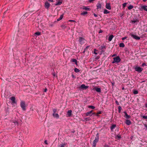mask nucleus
<instances>
[{"label": "nucleus", "instance_id": "nucleus-1", "mask_svg": "<svg viewBox=\"0 0 147 147\" xmlns=\"http://www.w3.org/2000/svg\"><path fill=\"white\" fill-rule=\"evenodd\" d=\"M99 139V134L97 133L96 135V137L93 141L92 147H96V143L98 142Z\"/></svg>", "mask_w": 147, "mask_h": 147}, {"label": "nucleus", "instance_id": "nucleus-2", "mask_svg": "<svg viewBox=\"0 0 147 147\" xmlns=\"http://www.w3.org/2000/svg\"><path fill=\"white\" fill-rule=\"evenodd\" d=\"M20 106L23 111L26 110L25 102L24 101L22 100L20 102Z\"/></svg>", "mask_w": 147, "mask_h": 147}, {"label": "nucleus", "instance_id": "nucleus-3", "mask_svg": "<svg viewBox=\"0 0 147 147\" xmlns=\"http://www.w3.org/2000/svg\"><path fill=\"white\" fill-rule=\"evenodd\" d=\"M113 60L112 62V63H119L121 61V59L119 56L114 57L113 58Z\"/></svg>", "mask_w": 147, "mask_h": 147}, {"label": "nucleus", "instance_id": "nucleus-4", "mask_svg": "<svg viewBox=\"0 0 147 147\" xmlns=\"http://www.w3.org/2000/svg\"><path fill=\"white\" fill-rule=\"evenodd\" d=\"M106 49V47L104 45H101L99 47L100 50L101 54L103 53Z\"/></svg>", "mask_w": 147, "mask_h": 147}, {"label": "nucleus", "instance_id": "nucleus-5", "mask_svg": "<svg viewBox=\"0 0 147 147\" xmlns=\"http://www.w3.org/2000/svg\"><path fill=\"white\" fill-rule=\"evenodd\" d=\"M134 69L136 71H137L139 73L141 72L143 70V69L142 68L138 66L135 67Z\"/></svg>", "mask_w": 147, "mask_h": 147}, {"label": "nucleus", "instance_id": "nucleus-6", "mask_svg": "<svg viewBox=\"0 0 147 147\" xmlns=\"http://www.w3.org/2000/svg\"><path fill=\"white\" fill-rule=\"evenodd\" d=\"M10 100L12 101V103L13 105V104H17V102L16 101V98L14 96H12L10 98Z\"/></svg>", "mask_w": 147, "mask_h": 147}, {"label": "nucleus", "instance_id": "nucleus-7", "mask_svg": "<svg viewBox=\"0 0 147 147\" xmlns=\"http://www.w3.org/2000/svg\"><path fill=\"white\" fill-rule=\"evenodd\" d=\"M97 7V9H103V7L102 6V5L100 3V2L99 1L98 3H97L96 5Z\"/></svg>", "mask_w": 147, "mask_h": 147}, {"label": "nucleus", "instance_id": "nucleus-8", "mask_svg": "<svg viewBox=\"0 0 147 147\" xmlns=\"http://www.w3.org/2000/svg\"><path fill=\"white\" fill-rule=\"evenodd\" d=\"M124 113L125 114V115H124V117H125L127 119H129L131 117V116L130 115H128L127 114V113L126 112L124 111Z\"/></svg>", "mask_w": 147, "mask_h": 147}, {"label": "nucleus", "instance_id": "nucleus-9", "mask_svg": "<svg viewBox=\"0 0 147 147\" xmlns=\"http://www.w3.org/2000/svg\"><path fill=\"white\" fill-rule=\"evenodd\" d=\"M131 36L133 38H134L138 40H139L140 39V37L137 36L136 35L132 34L131 35Z\"/></svg>", "mask_w": 147, "mask_h": 147}, {"label": "nucleus", "instance_id": "nucleus-10", "mask_svg": "<svg viewBox=\"0 0 147 147\" xmlns=\"http://www.w3.org/2000/svg\"><path fill=\"white\" fill-rule=\"evenodd\" d=\"M85 40V39L82 37H79V41L81 44L83 43V41Z\"/></svg>", "mask_w": 147, "mask_h": 147}, {"label": "nucleus", "instance_id": "nucleus-11", "mask_svg": "<svg viewBox=\"0 0 147 147\" xmlns=\"http://www.w3.org/2000/svg\"><path fill=\"white\" fill-rule=\"evenodd\" d=\"M93 90H96L97 92H101V89L100 88H98L97 87H95L93 88Z\"/></svg>", "mask_w": 147, "mask_h": 147}, {"label": "nucleus", "instance_id": "nucleus-12", "mask_svg": "<svg viewBox=\"0 0 147 147\" xmlns=\"http://www.w3.org/2000/svg\"><path fill=\"white\" fill-rule=\"evenodd\" d=\"M63 0H58L56 3V5H60L62 3Z\"/></svg>", "mask_w": 147, "mask_h": 147}, {"label": "nucleus", "instance_id": "nucleus-13", "mask_svg": "<svg viewBox=\"0 0 147 147\" xmlns=\"http://www.w3.org/2000/svg\"><path fill=\"white\" fill-rule=\"evenodd\" d=\"M88 13V12L87 11H82L81 13H80V15L85 16Z\"/></svg>", "mask_w": 147, "mask_h": 147}, {"label": "nucleus", "instance_id": "nucleus-14", "mask_svg": "<svg viewBox=\"0 0 147 147\" xmlns=\"http://www.w3.org/2000/svg\"><path fill=\"white\" fill-rule=\"evenodd\" d=\"M88 86H86L84 84H82L80 86V88L82 89H86L88 88Z\"/></svg>", "mask_w": 147, "mask_h": 147}, {"label": "nucleus", "instance_id": "nucleus-15", "mask_svg": "<svg viewBox=\"0 0 147 147\" xmlns=\"http://www.w3.org/2000/svg\"><path fill=\"white\" fill-rule=\"evenodd\" d=\"M106 7L107 9H111V7L109 3H107L106 5Z\"/></svg>", "mask_w": 147, "mask_h": 147}, {"label": "nucleus", "instance_id": "nucleus-16", "mask_svg": "<svg viewBox=\"0 0 147 147\" xmlns=\"http://www.w3.org/2000/svg\"><path fill=\"white\" fill-rule=\"evenodd\" d=\"M125 123H126V124L129 125H130L131 123L130 120L127 119Z\"/></svg>", "mask_w": 147, "mask_h": 147}, {"label": "nucleus", "instance_id": "nucleus-17", "mask_svg": "<svg viewBox=\"0 0 147 147\" xmlns=\"http://www.w3.org/2000/svg\"><path fill=\"white\" fill-rule=\"evenodd\" d=\"M50 6L49 3L47 2H46L45 3V7L47 9H48Z\"/></svg>", "mask_w": 147, "mask_h": 147}, {"label": "nucleus", "instance_id": "nucleus-18", "mask_svg": "<svg viewBox=\"0 0 147 147\" xmlns=\"http://www.w3.org/2000/svg\"><path fill=\"white\" fill-rule=\"evenodd\" d=\"M53 116L54 117L57 118H59V116L57 113H53Z\"/></svg>", "mask_w": 147, "mask_h": 147}, {"label": "nucleus", "instance_id": "nucleus-19", "mask_svg": "<svg viewBox=\"0 0 147 147\" xmlns=\"http://www.w3.org/2000/svg\"><path fill=\"white\" fill-rule=\"evenodd\" d=\"M12 122L13 123L16 125L18 126V125L19 123L18 121L17 120H12Z\"/></svg>", "mask_w": 147, "mask_h": 147}, {"label": "nucleus", "instance_id": "nucleus-20", "mask_svg": "<svg viewBox=\"0 0 147 147\" xmlns=\"http://www.w3.org/2000/svg\"><path fill=\"white\" fill-rule=\"evenodd\" d=\"M95 113H92L91 114V113L89 111H88V112H87L86 113V116H92V115L94 114Z\"/></svg>", "mask_w": 147, "mask_h": 147}, {"label": "nucleus", "instance_id": "nucleus-21", "mask_svg": "<svg viewBox=\"0 0 147 147\" xmlns=\"http://www.w3.org/2000/svg\"><path fill=\"white\" fill-rule=\"evenodd\" d=\"M113 37L114 36L113 35H110L108 38L109 41H111L112 40Z\"/></svg>", "mask_w": 147, "mask_h": 147}, {"label": "nucleus", "instance_id": "nucleus-22", "mask_svg": "<svg viewBox=\"0 0 147 147\" xmlns=\"http://www.w3.org/2000/svg\"><path fill=\"white\" fill-rule=\"evenodd\" d=\"M72 111L71 110H69L67 112V115H68L69 117H70L71 115Z\"/></svg>", "mask_w": 147, "mask_h": 147}, {"label": "nucleus", "instance_id": "nucleus-23", "mask_svg": "<svg viewBox=\"0 0 147 147\" xmlns=\"http://www.w3.org/2000/svg\"><path fill=\"white\" fill-rule=\"evenodd\" d=\"M63 14H64L63 13V14H62V15H60V17L57 19V21H59L62 19L63 18Z\"/></svg>", "mask_w": 147, "mask_h": 147}, {"label": "nucleus", "instance_id": "nucleus-24", "mask_svg": "<svg viewBox=\"0 0 147 147\" xmlns=\"http://www.w3.org/2000/svg\"><path fill=\"white\" fill-rule=\"evenodd\" d=\"M116 127V125L115 124H113L110 127V129L111 131Z\"/></svg>", "mask_w": 147, "mask_h": 147}, {"label": "nucleus", "instance_id": "nucleus-25", "mask_svg": "<svg viewBox=\"0 0 147 147\" xmlns=\"http://www.w3.org/2000/svg\"><path fill=\"white\" fill-rule=\"evenodd\" d=\"M140 116L141 117H142L144 119H147V116H143L142 114H141L140 115Z\"/></svg>", "mask_w": 147, "mask_h": 147}, {"label": "nucleus", "instance_id": "nucleus-26", "mask_svg": "<svg viewBox=\"0 0 147 147\" xmlns=\"http://www.w3.org/2000/svg\"><path fill=\"white\" fill-rule=\"evenodd\" d=\"M72 62H74L75 64L77 65V60L75 59H72L71 60Z\"/></svg>", "mask_w": 147, "mask_h": 147}, {"label": "nucleus", "instance_id": "nucleus-27", "mask_svg": "<svg viewBox=\"0 0 147 147\" xmlns=\"http://www.w3.org/2000/svg\"><path fill=\"white\" fill-rule=\"evenodd\" d=\"M121 138V136L119 134L117 135L116 136V138L119 140Z\"/></svg>", "mask_w": 147, "mask_h": 147}, {"label": "nucleus", "instance_id": "nucleus-28", "mask_svg": "<svg viewBox=\"0 0 147 147\" xmlns=\"http://www.w3.org/2000/svg\"><path fill=\"white\" fill-rule=\"evenodd\" d=\"M40 34H41L40 32H37L34 33V35L36 36V35H37V36H38L40 35Z\"/></svg>", "mask_w": 147, "mask_h": 147}, {"label": "nucleus", "instance_id": "nucleus-29", "mask_svg": "<svg viewBox=\"0 0 147 147\" xmlns=\"http://www.w3.org/2000/svg\"><path fill=\"white\" fill-rule=\"evenodd\" d=\"M74 70L75 72L76 73L79 72L80 71V70L79 69H78L76 68H75Z\"/></svg>", "mask_w": 147, "mask_h": 147}, {"label": "nucleus", "instance_id": "nucleus-30", "mask_svg": "<svg viewBox=\"0 0 147 147\" xmlns=\"http://www.w3.org/2000/svg\"><path fill=\"white\" fill-rule=\"evenodd\" d=\"M119 46L120 47H125V45L123 43H120L119 45Z\"/></svg>", "mask_w": 147, "mask_h": 147}, {"label": "nucleus", "instance_id": "nucleus-31", "mask_svg": "<svg viewBox=\"0 0 147 147\" xmlns=\"http://www.w3.org/2000/svg\"><path fill=\"white\" fill-rule=\"evenodd\" d=\"M104 13L105 14H107L109 13H110V11L107 10H104Z\"/></svg>", "mask_w": 147, "mask_h": 147}, {"label": "nucleus", "instance_id": "nucleus-32", "mask_svg": "<svg viewBox=\"0 0 147 147\" xmlns=\"http://www.w3.org/2000/svg\"><path fill=\"white\" fill-rule=\"evenodd\" d=\"M66 145V144H62L60 145V147H65Z\"/></svg>", "mask_w": 147, "mask_h": 147}, {"label": "nucleus", "instance_id": "nucleus-33", "mask_svg": "<svg viewBox=\"0 0 147 147\" xmlns=\"http://www.w3.org/2000/svg\"><path fill=\"white\" fill-rule=\"evenodd\" d=\"M134 8V6L131 5H130L128 7V9H131Z\"/></svg>", "mask_w": 147, "mask_h": 147}, {"label": "nucleus", "instance_id": "nucleus-34", "mask_svg": "<svg viewBox=\"0 0 147 147\" xmlns=\"http://www.w3.org/2000/svg\"><path fill=\"white\" fill-rule=\"evenodd\" d=\"M141 9H147L146 8V7H147L146 6H141Z\"/></svg>", "mask_w": 147, "mask_h": 147}, {"label": "nucleus", "instance_id": "nucleus-35", "mask_svg": "<svg viewBox=\"0 0 147 147\" xmlns=\"http://www.w3.org/2000/svg\"><path fill=\"white\" fill-rule=\"evenodd\" d=\"M118 112H119V113H120L121 112V110L122 109L121 107V106H119L118 107Z\"/></svg>", "mask_w": 147, "mask_h": 147}, {"label": "nucleus", "instance_id": "nucleus-36", "mask_svg": "<svg viewBox=\"0 0 147 147\" xmlns=\"http://www.w3.org/2000/svg\"><path fill=\"white\" fill-rule=\"evenodd\" d=\"M125 14V13L124 12H123L122 13H120V15L119 16L121 17H122Z\"/></svg>", "mask_w": 147, "mask_h": 147}, {"label": "nucleus", "instance_id": "nucleus-37", "mask_svg": "<svg viewBox=\"0 0 147 147\" xmlns=\"http://www.w3.org/2000/svg\"><path fill=\"white\" fill-rule=\"evenodd\" d=\"M138 91L137 90H134L133 93L134 94H137L138 93Z\"/></svg>", "mask_w": 147, "mask_h": 147}, {"label": "nucleus", "instance_id": "nucleus-38", "mask_svg": "<svg viewBox=\"0 0 147 147\" xmlns=\"http://www.w3.org/2000/svg\"><path fill=\"white\" fill-rule=\"evenodd\" d=\"M88 107L92 109H94L95 108V107L94 106L92 105L89 106Z\"/></svg>", "mask_w": 147, "mask_h": 147}, {"label": "nucleus", "instance_id": "nucleus-39", "mask_svg": "<svg viewBox=\"0 0 147 147\" xmlns=\"http://www.w3.org/2000/svg\"><path fill=\"white\" fill-rule=\"evenodd\" d=\"M127 4V3H124L123 4V8H124L125 7H126Z\"/></svg>", "mask_w": 147, "mask_h": 147}, {"label": "nucleus", "instance_id": "nucleus-40", "mask_svg": "<svg viewBox=\"0 0 147 147\" xmlns=\"http://www.w3.org/2000/svg\"><path fill=\"white\" fill-rule=\"evenodd\" d=\"M61 27L62 28H65L66 27L65 26L64 24H62V25H61Z\"/></svg>", "mask_w": 147, "mask_h": 147}, {"label": "nucleus", "instance_id": "nucleus-41", "mask_svg": "<svg viewBox=\"0 0 147 147\" xmlns=\"http://www.w3.org/2000/svg\"><path fill=\"white\" fill-rule=\"evenodd\" d=\"M82 9H89V8L87 7H86L83 6V7L82 8Z\"/></svg>", "mask_w": 147, "mask_h": 147}, {"label": "nucleus", "instance_id": "nucleus-42", "mask_svg": "<svg viewBox=\"0 0 147 147\" xmlns=\"http://www.w3.org/2000/svg\"><path fill=\"white\" fill-rule=\"evenodd\" d=\"M131 22L132 23H134L136 22H138V20H131Z\"/></svg>", "mask_w": 147, "mask_h": 147}, {"label": "nucleus", "instance_id": "nucleus-43", "mask_svg": "<svg viewBox=\"0 0 147 147\" xmlns=\"http://www.w3.org/2000/svg\"><path fill=\"white\" fill-rule=\"evenodd\" d=\"M57 110L56 109H54L53 110V113H55L57 112Z\"/></svg>", "mask_w": 147, "mask_h": 147}, {"label": "nucleus", "instance_id": "nucleus-44", "mask_svg": "<svg viewBox=\"0 0 147 147\" xmlns=\"http://www.w3.org/2000/svg\"><path fill=\"white\" fill-rule=\"evenodd\" d=\"M69 22H75V23H76V21L74 20H69Z\"/></svg>", "mask_w": 147, "mask_h": 147}, {"label": "nucleus", "instance_id": "nucleus-45", "mask_svg": "<svg viewBox=\"0 0 147 147\" xmlns=\"http://www.w3.org/2000/svg\"><path fill=\"white\" fill-rule=\"evenodd\" d=\"M142 67H144V66H146V65L145 63H144L142 64Z\"/></svg>", "mask_w": 147, "mask_h": 147}, {"label": "nucleus", "instance_id": "nucleus-46", "mask_svg": "<svg viewBox=\"0 0 147 147\" xmlns=\"http://www.w3.org/2000/svg\"><path fill=\"white\" fill-rule=\"evenodd\" d=\"M115 103H116V104L117 105H119V102L117 100H116L115 101Z\"/></svg>", "mask_w": 147, "mask_h": 147}, {"label": "nucleus", "instance_id": "nucleus-47", "mask_svg": "<svg viewBox=\"0 0 147 147\" xmlns=\"http://www.w3.org/2000/svg\"><path fill=\"white\" fill-rule=\"evenodd\" d=\"M127 38V37L126 36H125V37H124L122 38V40H124L125 39H126Z\"/></svg>", "mask_w": 147, "mask_h": 147}, {"label": "nucleus", "instance_id": "nucleus-48", "mask_svg": "<svg viewBox=\"0 0 147 147\" xmlns=\"http://www.w3.org/2000/svg\"><path fill=\"white\" fill-rule=\"evenodd\" d=\"M104 147H109V146L108 144H105L104 146Z\"/></svg>", "mask_w": 147, "mask_h": 147}, {"label": "nucleus", "instance_id": "nucleus-49", "mask_svg": "<svg viewBox=\"0 0 147 147\" xmlns=\"http://www.w3.org/2000/svg\"><path fill=\"white\" fill-rule=\"evenodd\" d=\"M103 32V31L101 30L100 29L99 32V33H101Z\"/></svg>", "mask_w": 147, "mask_h": 147}, {"label": "nucleus", "instance_id": "nucleus-50", "mask_svg": "<svg viewBox=\"0 0 147 147\" xmlns=\"http://www.w3.org/2000/svg\"><path fill=\"white\" fill-rule=\"evenodd\" d=\"M44 143L46 144H48L47 141V140H45V141Z\"/></svg>", "mask_w": 147, "mask_h": 147}, {"label": "nucleus", "instance_id": "nucleus-51", "mask_svg": "<svg viewBox=\"0 0 147 147\" xmlns=\"http://www.w3.org/2000/svg\"><path fill=\"white\" fill-rule=\"evenodd\" d=\"M102 113V112L101 111H99L97 112V114H101Z\"/></svg>", "mask_w": 147, "mask_h": 147}, {"label": "nucleus", "instance_id": "nucleus-52", "mask_svg": "<svg viewBox=\"0 0 147 147\" xmlns=\"http://www.w3.org/2000/svg\"><path fill=\"white\" fill-rule=\"evenodd\" d=\"M47 90V88H46L44 90V92H46Z\"/></svg>", "mask_w": 147, "mask_h": 147}, {"label": "nucleus", "instance_id": "nucleus-53", "mask_svg": "<svg viewBox=\"0 0 147 147\" xmlns=\"http://www.w3.org/2000/svg\"><path fill=\"white\" fill-rule=\"evenodd\" d=\"M95 0H89V1L90 3H92Z\"/></svg>", "mask_w": 147, "mask_h": 147}, {"label": "nucleus", "instance_id": "nucleus-54", "mask_svg": "<svg viewBox=\"0 0 147 147\" xmlns=\"http://www.w3.org/2000/svg\"><path fill=\"white\" fill-rule=\"evenodd\" d=\"M93 14H94V16L95 17H97L98 16V15L95 13H94Z\"/></svg>", "mask_w": 147, "mask_h": 147}, {"label": "nucleus", "instance_id": "nucleus-55", "mask_svg": "<svg viewBox=\"0 0 147 147\" xmlns=\"http://www.w3.org/2000/svg\"><path fill=\"white\" fill-rule=\"evenodd\" d=\"M89 118H88V117H87V118H85V120L86 121H88L89 120Z\"/></svg>", "mask_w": 147, "mask_h": 147}, {"label": "nucleus", "instance_id": "nucleus-56", "mask_svg": "<svg viewBox=\"0 0 147 147\" xmlns=\"http://www.w3.org/2000/svg\"><path fill=\"white\" fill-rule=\"evenodd\" d=\"M116 55H117L116 54H113V55H112V57H115V56H116Z\"/></svg>", "mask_w": 147, "mask_h": 147}, {"label": "nucleus", "instance_id": "nucleus-57", "mask_svg": "<svg viewBox=\"0 0 147 147\" xmlns=\"http://www.w3.org/2000/svg\"><path fill=\"white\" fill-rule=\"evenodd\" d=\"M48 1L50 2H53V0H48Z\"/></svg>", "mask_w": 147, "mask_h": 147}, {"label": "nucleus", "instance_id": "nucleus-58", "mask_svg": "<svg viewBox=\"0 0 147 147\" xmlns=\"http://www.w3.org/2000/svg\"><path fill=\"white\" fill-rule=\"evenodd\" d=\"M144 126L146 128V129H147V125L146 124H144Z\"/></svg>", "mask_w": 147, "mask_h": 147}, {"label": "nucleus", "instance_id": "nucleus-59", "mask_svg": "<svg viewBox=\"0 0 147 147\" xmlns=\"http://www.w3.org/2000/svg\"><path fill=\"white\" fill-rule=\"evenodd\" d=\"M145 106L146 108H147V103H146L145 104Z\"/></svg>", "mask_w": 147, "mask_h": 147}, {"label": "nucleus", "instance_id": "nucleus-60", "mask_svg": "<svg viewBox=\"0 0 147 147\" xmlns=\"http://www.w3.org/2000/svg\"><path fill=\"white\" fill-rule=\"evenodd\" d=\"M91 113V114L93 110H91L90 111H89Z\"/></svg>", "mask_w": 147, "mask_h": 147}, {"label": "nucleus", "instance_id": "nucleus-61", "mask_svg": "<svg viewBox=\"0 0 147 147\" xmlns=\"http://www.w3.org/2000/svg\"><path fill=\"white\" fill-rule=\"evenodd\" d=\"M72 78H75V76H74V75L72 74Z\"/></svg>", "mask_w": 147, "mask_h": 147}, {"label": "nucleus", "instance_id": "nucleus-62", "mask_svg": "<svg viewBox=\"0 0 147 147\" xmlns=\"http://www.w3.org/2000/svg\"><path fill=\"white\" fill-rule=\"evenodd\" d=\"M53 76H55V73H54L53 74Z\"/></svg>", "mask_w": 147, "mask_h": 147}, {"label": "nucleus", "instance_id": "nucleus-63", "mask_svg": "<svg viewBox=\"0 0 147 147\" xmlns=\"http://www.w3.org/2000/svg\"><path fill=\"white\" fill-rule=\"evenodd\" d=\"M89 47V46H87V47H86L85 49H87Z\"/></svg>", "mask_w": 147, "mask_h": 147}, {"label": "nucleus", "instance_id": "nucleus-64", "mask_svg": "<svg viewBox=\"0 0 147 147\" xmlns=\"http://www.w3.org/2000/svg\"><path fill=\"white\" fill-rule=\"evenodd\" d=\"M75 131L74 130H73V131H71V132L72 133H74Z\"/></svg>", "mask_w": 147, "mask_h": 147}]
</instances>
